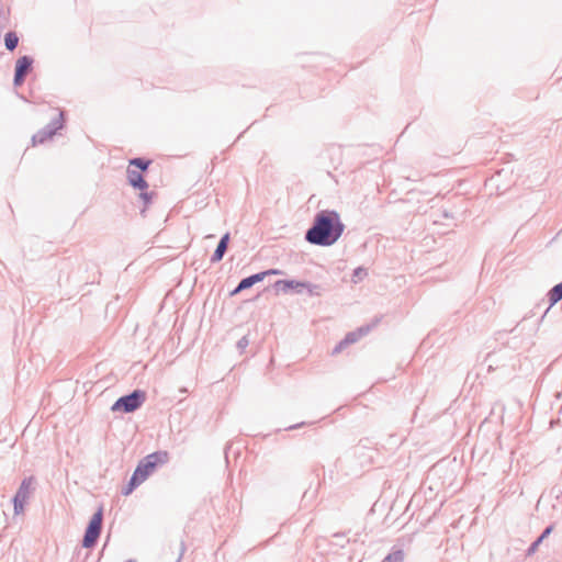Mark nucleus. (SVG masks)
Masks as SVG:
<instances>
[{"instance_id": "obj_1", "label": "nucleus", "mask_w": 562, "mask_h": 562, "mask_svg": "<svg viewBox=\"0 0 562 562\" xmlns=\"http://www.w3.org/2000/svg\"><path fill=\"white\" fill-rule=\"evenodd\" d=\"M345 224L335 210H322L314 216L311 227L305 232V240L311 245L329 247L342 235Z\"/></svg>"}, {"instance_id": "obj_2", "label": "nucleus", "mask_w": 562, "mask_h": 562, "mask_svg": "<svg viewBox=\"0 0 562 562\" xmlns=\"http://www.w3.org/2000/svg\"><path fill=\"white\" fill-rule=\"evenodd\" d=\"M169 461V453L167 451H156L145 458H143L134 473L139 476L140 480L145 481L158 465H162Z\"/></svg>"}, {"instance_id": "obj_3", "label": "nucleus", "mask_w": 562, "mask_h": 562, "mask_svg": "<svg viewBox=\"0 0 562 562\" xmlns=\"http://www.w3.org/2000/svg\"><path fill=\"white\" fill-rule=\"evenodd\" d=\"M146 401V392L139 389L119 397L111 406L112 412L133 413Z\"/></svg>"}, {"instance_id": "obj_4", "label": "nucleus", "mask_w": 562, "mask_h": 562, "mask_svg": "<svg viewBox=\"0 0 562 562\" xmlns=\"http://www.w3.org/2000/svg\"><path fill=\"white\" fill-rule=\"evenodd\" d=\"M103 521L102 508H99L91 517L82 538V547L87 549L93 548L101 535Z\"/></svg>"}, {"instance_id": "obj_5", "label": "nucleus", "mask_w": 562, "mask_h": 562, "mask_svg": "<svg viewBox=\"0 0 562 562\" xmlns=\"http://www.w3.org/2000/svg\"><path fill=\"white\" fill-rule=\"evenodd\" d=\"M64 112L60 111L57 117L53 119L46 126L33 135V144H43L47 139L52 138L59 130L64 127Z\"/></svg>"}, {"instance_id": "obj_6", "label": "nucleus", "mask_w": 562, "mask_h": 562, "mask_svg": "<svg viewBox=\"0 0 562 562\" xmlns=\"http://www.w3.org/2000/svg\"><path fill=\"white\" fill-rule=\"evenodd\" d=\"M35 482L34 476L25 477L22 482L20 487L18 488L14 497H13V506H14V514L19 515L23 513L24 510V504L30 497L31 491L33 488V484Z\"/></svg>"}, {"instance_id": "obj_7", "label": "nucleus", "mask_w": 562, "mask_h": 562, "mask_svg": "<svg viewBox=\"0 0 562 562\" xmlns=\"http://www.w3.org/2000/svg\"><path fill=\"white\" fill-rule=\"evenodd\" d=\"M33 58L31 56L24 55L18 58L14 67V77L13 85L14 87H20L24 83L25 78L32 71L33 68Z\"/></svg>"}, {"instance_id": "obj_8", "label": "nucleus", "mask_w": 562, "mask_h": 562, "mask_svg": "<svg viewBox=\"0 0 562 562\" xmlns=\"http://www.w3.org/2000/svg\"><path fill=\"white\" fill-rule=\"evenodd\" d=\"M127 182L131 187L137 190H147L148 182L145 180L143 173L136 169H132L131 167L126 170Z\"/></svg>"}, {"instance_id": "obj_9", "label": "nucleus", "mask_w": 562, "mask_h": 562, "mask_svg": "<svg viewBox=\"0 0 562 562\" xmlns=\"http://www.w3.org/2000/svg\"><path fill=\"white\" fill-rule=\"evenodd\" d=\"M266 278V273H255L249 277H246L239 281L237 286L231 292L232 296L239 294L241 291L250 289L258 282H261Z\"/></svg>"}, {"instance_id": "obj_10", "label": "nucleus", "mask_w": 562, "mask_h": 562, "mask_svg": "<svg viewBox=\"0 0 562 562\" xmlns=\"http://www.w3.org/2000/svg\"><path fill=\"white\" fill-rule=\"evenodd\" d=\"M303 285L305 282L296 281V280H278L274 282L273 288L278 292L288 293L290 290H294L297 293H302Z\"/></svg>"}, {"instance_id": "obj_11", "label": "nucleus", "mask_w": 562, "mask_h": 562, "mask_svg": "<svg viewBox=\"0 0 562 562\" xmlns=\"http://www.w3.org/2000/svg\"><path fill=\"white\" fill-rule=\"evenodd\" d=\"M229 238H231L229 233H226L221 237V239L216 246V249L214 250V252L211 257L212 263L220 262L223 259V257L226 254L227 248H228Z\"/></svg>"}, {"instance_id": "obj_12", "label": "nucleus", "mask_w": 562, "mask_h": 562, "mask_svg": "<svg viewBox=\"0 0 562 562\" xmlns=\"http://www.w3.org/2000/svg\"><path fill=\"white\" fill-rule=\"evenodd\" d=\"M553 526L550 525L543 529L541 535L530 544V547L527 549V555H532L538 550L539 546L542 543V541L549 537V535L552 532Z\"/></svg>"}, {"instance_id": "obj_13", "label": "nucleus", "mask_w": 562, "mask_h": 562, "mask_svg": "<svg viewBox=\"0 0 562 562\" xmlns=\"http://www.w3.org/2000/svg\"><path fill=\"white\" fill-rule=\"evenodd\" d=\"M150 164H151L150 159H147L144 157H135V158L130 159L128 167H135L136 170H138L143 173L148 170Z\"/></svg>"}, {"instance_id": "obj_14", "label": "nucleus", "mask_w": 562, "mask_h": 562, "mask_svg": "<svg viewBox=\"0 0 562 562\" xmlns=\"http://www.w3.org/2000/svg\"><path fill=\"white\" fill-rule=\"evenodd\" d=\"M19 45V36L15 32L9 31L4 35V46L9 52H13Z\"/></svg>"}, {"instance_id": "obj_15", "label": "nucleus", "mask_w": 562, "mask_h": 562, "mask_svg": "<svg viewBox=\"0 0 562 562\" xmlns=\"http://www.w3.org/2000/svg\"><path fill=\"white\" fill-rule=\"evenodd\" d=\"M548 299L550 302V307L557 304L560 300H562V282L555 284L549 292Z\"/></svg>"}, {"instance_id": "obj_16", "label": "nucleus", "mask_w": 562, "mask_h": 562, "mask_svg": "<svg viewBox=\"0 0 562 562\" xmlns=\"http://www.w3.org/2000/svg\"><path fill=\"white\" fill-rule=\"evenodd\" d=\"M144 481L139 479L134 472L127 483L126 486L123 487L122 494L127 496L133 493V491L138 487Z\"/></svg>"}, {"instance_id": "obj_17", "label": "nucleus", "mask_w": 562, "mask_h": 562, "mask_svg": "<svg viewBox=\"0 0 562 562\" xmlns=\"http://www.w3.org/2000/svg\"><path fill=\"white\" fill-rule=\"evenodd\" d=\"M369 329L370 328L367 326L359 328L358 331L348 333L346 337L342 339V344H347L348 346L350 344L356 342L359 339V337L366 335L369 331Z\"/></svg>"}, {"instance_id": "obj_18", "label": "nucleus", "mask_w": 562, "mask_h": 562, "mask_svg": "<svg viewBox=\"0 0 562 562\" xmlns=\"http://www.w3.org/2000/svg\"><path fill=\"white\" fill-rule=\"evenodd\" d=\"M303 290H306L310 296H321L325 291L323 285L310 282H305Z\"/></svg>"}, {"instance_id": "obj_19", "label": "nucleus", "mask_w": 562, "mask_h": 562, "mask_svg": "<svg viewBox=\"0 0 562 562\" xmlns=\"http://www.w3.org/2000/svg\"><path fill=\"white\" fill-rule=\"evenodd\" d=\"M404 561V552L403 550H395L387 554L382 562H403Z\"/></svg>"}, {"instance_id": "obj_20", "label": "nucleus", "mask_w": 562, "mask_h": 562, "mask_svg": "<svg viewBox=\"0 0 562 562\" xmlns=\"http://www.w3.org/2000/svg\"><path fill=\"white\" fill-rule=\"evenodd\" d=\"M155 193L154 192H147L146 190H143L140 191L139 193V199L143 201L144 203V209L140 211V214L144 215L145 213V209L153 202V198H154Z\"/></svg>"}, {"instance_id": "obj_21", "label": "nucleus", "mask_w": 562, "mask_h": 562, "mask_svg": "<svg viewBox=\"0 0 562 562\" xmlns=\"http://www.w3.org/2000/svg\"><path fill=\"white\" fill-rule=\"evenodd\" d=\"M367 270L362 267H358L353 270L352 273V281L357 283L358 281L362 280L367 276Z\"/></svg>"}, {"instance_id": "obj_22", "label": "nucleus", "mask_w": 562, "mask_h": 562, "mask_svg": "<svg viewBox=\"0 0 562 562\" xmlns=\"http://www.w3.org/2000/svg\"><path fill=\"white\" fill-rule=\"evenodd\" d=\"M248 338L244 336L237 341V348L243 351L248 346Z\"/></svg>"}, {"instance_id": "obj_23", "label": "nucleus", "mask_w": 562, "mask_h": 562, "mask_svg": "<svg viewBox=\"0 0 562 562\" xmlns=\"http://www.w3.org/2000/svg\"><path fill=\"white\" fill-rule=\"evenodd\" d=\"M347 346V344H342V340L334 348L333 350V353H338L340 352L345 347Z\"/></svg>"}, {"instance_id": "obj_24", "label": "nucleus", "mask_w": 562, "mask_h": 562, "mask_svg": "<svg viewBox=\"0 0 562 562\" xmlns=\"http://www.w3.org/2000/svg\"><path fill=\"white\" fill-rule=\"evenodd\" d=\"M260 273H266V277H267V276H270V274H280L281 271L278 270V269H269V270H266V271H261Z\"/></svg>"}, {"instance_id": "obj_25", "label": "nucleus", "mask_w": 562, "mask_h": 562, "mask_svg": "<svg viewBox=\"0 0 562 562\" xmlns=\"http://www.w3.org/2000/svg\"><path fill=\"white\" fill-rule=\"evenodd\" d=\"M303 425H304V423H300V424L292 425V426L288 427V429H290V430H291V429H296V428L302 427Z\"/></svg>"}, {"instance_id": "obj_26", "label": "nucleus", "mask_w": 562, "mask_h": 562, "mask_svg": "<svg viewBox=\"0 0 562 562\" xmlns=\"http://www.w3.org/2000/svg\"><path fill=\"white\" fill-rule=\"evenodd\" d=\"M550 306L547 308L546 313L541 315V318H544L546 317V314L548 313Z\"/></svg>"}, {"instance_id": "obj_27", "label": "nucleus", "mask_w": 562, "mask_h": 562, "mask_svg": "<svg viewBox=\"0 0 562 562\" xmlns=\"http://www.w3.org/2000/svg\"><path fill=\"white\" fill-rule=\"evenodd\" d=\"M550 306L547 308L546 313L541 315V318H544L546 317V314L548 313Z\"/></svg>"}, {"instance_id": "obj_28", "label": "nucleus", "mask_w": 562, "mask_h": 562, "mask_svg": "<svg viewBox=\"0 0 562 562\" xmlns=\"http://www.w3.org/2000/svg\"><path fill=\"white\" fill-rule=\"evenodd\" d=\"M180 555H182V553ZM180 561H181V557L178 558L177 562H180Z\"/></svg>"}]
</instances>
